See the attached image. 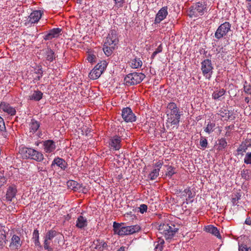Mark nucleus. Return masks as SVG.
Returning a JSON list of instances; mask_svg holds the SVG:
<instances>
[{
	"mask_svg": "<svg viewBox=\"0 0 251 251\" xmlns=\"http://www.w3.org/2000/svg\"><path fill=\"white\" fill-rule=\"evenodd\" d=\"M167 108V122L177 128L179 126L180 117L182 115V111L180 110L176 104L174 102H169Z\"/></svg>",
	"mask_w": 251,
	"mask_h": 251,
	"instance_id": "nucleus-1",
	"label": "nucleus"
},
{
	"mask_svg": "<svg viewBox=\"0 0 251 251\" xmlns=\"http://www.w3.org/2000/svg\"><path fill=\"white\" fill-rule=\"evenodd\" d=\"M124 223H113V231L115 234L120 236L130 235L139 231L141 228L139 226L136 225L130 226H124Z\"/></svg>",
	"mask_w": 251,
	"mask_h": 251,
	"instance_id": "nucleus-2",
	"label": "nucleus"
},
{
	"mask_svg": "<svg viewBox=\"0 0 251 251\" xmlns=\"http://www.w3.org/2000/svg\"><path fill=\"white\" fill-rule=\"evenodd\" d=\"M206 9V5L203 1H199L193 3L189 8L188 15L191 17H197L204 14Z\"/></svg>",
	"mask_w": 251,
	"mask_h": 251,
	"instance_id": "nucleus-3",
	"label": "nucleus"
},
{
	"mask_svg": "<svg viewBox=\"0 0 251 251\" xmlns=\"http://www.w3.org/2000/svg\"><path fill=\"white\" fill-rule=\"evenodd\" d=\"M178 229L172 223L160 225L159 230L164 235L166 240L172 239Z\"/></svg>",
	"mask_w": 251,
	"mask_h": 251,
	"instance_id": "nucleus-4",
	"label": "nucleus"
},
{
	"mask_svg": "<svg viewBox=\"0 0 251 251\" xmlns=\"http://www.w3.org/2000/svg\"><path fill=\"white\" fill-rule=\"evenodd\" d=\"M145 77V75L142 73H132L128 74L124 78V81L127 86L134 85L139 84Z\"/></svg>",
	"mask_w": 251,
	"mask_h": 251,
	"instance_id": "nucleus-5",
	"label": "nucleus"
},
{
	"mask_svg": "<svg viewBox=\"0 0 251 251\" xmlns=\"http://www.w3.org/2000/svg\"><path fill=\"white\" fill-rule=\"evenodd\" d=\"M22 152L27 158H30L38 162H41L44 159L43 153L33 149L25 148L23 149Z\"/></svg>",
	"mask_w": 251,
	"mask_h": 251,
	"instance_id": "nucleus-6",
	"label": "nucleus"
},
{
	"mask_svg": "<svg viewBox=\"0 0 251 251\" xmlns=\"http://www.w3.org/2000/svg\"><path fill=\"white\" fill-rule=\"evenodd\" d=\"M201 70L203 75L210 80L213 73V66L210 59H204L201 63Z\"/></svg>",
	"mask_w": 251,
	"mask_h": 251,
	"instance_id": "nucleus-7",
	"label": "nucleus"
},
{
	"mask_svg": "<svg viewBox=\"0 0 251 251\" xmlns=\"http://www.w3.org/2000/svg\"><path fill=\"white\" fill-rule=\"evenodd\" d=\"M230 28L231 24L229 22H226L221 24L215 33V38L218 40L221 39L227 34Z\"/></svg>",
	"mask_w": 251,
	"mask_h": 251,
	"instance_id": "nucleus-8",
	"label": "nucleus"
},
{
	"mask_svg": "<svg viewBox=\"0 0 251 251\" xmlns=\"http://www.w3.org/2000/svg\"><path fill=\"white\" fill-rule=\"evenodd\" d=\"M122 117L126 123L134 122L136 119L131 108L127 107L122 109Z\"/></svg>",
	"mask_w": 251,
	"mask_h": 251,
	"instance_id": "nucleus-9",
	"label": "nucleus"
},
{
	"mask_svg": "<svg viewBox=\"0 0 251 251\" xmlns=\"http://www.w3.org/2000/svg\"><path fill=\"white\" fill-rule=\"evenodd\" d=\"M118 42L117 30L115 29H111L105 41L106 45H112L113 46L117 44Z\"/></svg>",
	"mask_w": 251,
	"mask_h": 251,
	"instance_id": "nucleus-10",
	"label": "nucleus"
},
{
	"mask_svg": "<svg viewBox=\"0 0 251 251\" xmlns=\"http://www.w3.org/2000/svg\"><path fill=\"white\" fill-rule=\"evenodd\" d=\"M122 138L118 135H114L110 138L109 145L110 149L115 151L119 150L122 147Z\"/></svg>",
	"mask_w": 251,
	"mask_h": 251,
	"instance_id": "nucleus-11",
	"label": "nucleus"
},
{
	"mask_svg": "<svg viewBox=\"0 0 251 251\" xmlns=\"http://www.w3.org/2000/svg\"><path fill=\"white\" fill-rule=\"evenodd\" d=\"M167 9V6H164L159 10L156 15L154 22V24H159L162 20L166 18L168 14Z\"/></svg>",
	"mask_w": 251,
	"mask_h": 251,
	"instance_id": "nucleus-12",
	"label": "nucleus"
},
{
	"mask_svg": "<svg viewBox=\"0 0 251 251\" xmlns=\"http://www.w3.org/2000/svg\"><path fill=\"white\" fill-rule=\"evenodd\" d=\"M22 245V241L20 236L14 234L12 236L9 247L11 250H19Z\"/></svg>",
	"mask_w": 251,
	"mask_h": 251,
	"instance_id": "nucleus-13",
	"label": "nucleus"
},
{
	"mask_svg": "<svg viewBox=\"0 0 251 251\" xmlns=\"http://www.w3.org/2000/svg\"><path fill=\"white\" fill-rule=\"evenodd\" d=\"M44 150L46 153L53 152L56 148L55 142L51 140H48L43 141Z\"/></svg>",
	"mask_w": 251,
	"mask_h": 251,
	"instance_id": "nucleus-14",
	"label": "nucleus"
},
{
	"mask_svg": "<svg viewBox=\"0 0 251 251\" xmlns=\"http://www.w3.org/2000/svg\"><path fill=\"white\" fill-rule=\"evenodd\" d=\"M17 193V189L16 186L12 185L9 186L6 191V200L7 201H11L12 199L15 197Z\"/></svg>",
	"mask_w": 251,
	"mask_h": 251,
	"instance_id": "nucleus-15",
	"label": "nucleus"
},
{
	"mask_svg": "<svg viewBox=\"0 0 251 251\" xmlns=\"http://www.w3.org/2000/svg\"><path fill=\"white\" fill-rule=\"evenodd\" d=\"M42 16V13L39 10H35L32 12L28 17V22L34 24L39 21Z\"/></svg>",
	"mask_w": 251,
	"mask_h": 251,
	"instance_id": "nucleus-16",
	"label": "nucleus"
},
{
	"mask_svg": "<svg viewBox=\"0 0 251 251\" xmlns=\"http://www.w3.org/2000/svg\"><path fill=\"white\" fill-rule=\"evenodd\" d=\"M61 31V29L59 28H54L50 30L49 32L44 36V39L45 40H50L54 37L58 36L59 34Z\"/></svg>",
	"mask_w": 251,
	"mask_h": 251,
	"instance_id": "nucleus-17",
	"label": "nucleus"
},
{
	"mask_svg": "<svg viewBox=\"0 0 251 251\" xmlns=\"http://www.w3.org/2000/svg\"><path fill=\"white\" fill-rule=\"evenodd\" d=\"M93 244L95 246V249L100 251H103L104 249L107 248L108 247L107 242L100 239L94 240L93 241Z\"/></svg>",
	"mask_w": 251,
	"mask_h": 251,
	"instance_id": "nucleus-18",
	"label": "nucleus"
},
{
	"mask_svg": "<svg viewBox=\"0 0 251 251\" xmlns=\"http://www.w3.org/2000/svg\"><path fill=\"white\" fill-rule=\"evenodd\" d=\"M55 165L59 167L63 170H65L67 167V162L62 158L56 157L52 161L51 167L52 168Z\"/></svg>",
	"mask_w": 251,
	"mask_h": 251,
	"instance_id": "nucleus-19",
	"label": "nucleus"
},
{
	"mask_svg": "<svg viewBox=\"0 0 251 251\" xmlns=\"http://www.w3.org/2000/svg\"><path fill=\"white\" fill-rule=\"evenodd\" d=\"M0 108L11 115H15L16 112L14 108L11 107L9 104L5 102H1L0 104Z\"/></svg>",
	"mask_w": 251,
	"mask_h": 251,
	"instance_id": "nucleus-20",
	"label": "nucleus"
},
{
	"mask_svg": "<svg viewBox=\"0 0 251 251\" xmlns=\"http://www.w3.org/2000/svg\"><path fill=\"white\" fill-rule=\"evenodd\" d=\"M219 114L221 117L225 118L226 120H234L235 117L232 115V114L229 111L226 109H221L219 111Z\"/></svg>",
	"mask_w": 251,
	"mask_h": 251,
	"instance_id": "nucleus-21",
	"label": "nucleus"
},
{
	"mask_svg": "<svg viewBox=\"0 0 251 251\" xmlns=\"http://www.w3.org/2000/svg\"><path fill=\"white\" fill-rule=\"evenodd\" d=\"M205 230L209 233L212 234L216 236L218 238L221 239V236L220 234L219 231L217 228L212 225H209L205 227Z\"/></svg>",
	"mask_w": 251,
	"mask_h": 251,
	"instance_id": "nucleus-22",
	"label": "nucleus"
},
{
	"mask_svg": "<svg viewBox=\"0 0 251 251\" xmlns=\"http://www.w3.org/2000/svg\"><path fill=\"white\" fill-rule=\"evenodd\" d=\"M76 226L78 228H84L87 226V220L82 216H79L76 222Z\"/></svg>",
	"mask_w": 251,
	"mask_h": 251,
	"instance_id": "nucleus-23",
	"label": "nucleus"
},
{
	"mask_svg": "<svg viewBox=\"0 0 251 251\" xmlns=\"http://www.w3.org/2000/svg\"><path fill=\"white\" fill-rule=\"evenodd\" d=\"M129 63L130 67L133 69L140 68L143 64V62L140 58L137 57L131 59Z\"/></svg>",
	"mask_w": 251,
	"mask_h": 251,
	"instance_id": "nucleus-24",
	"label": "nucleus"
},
{
	"mask_svg": "<svg viewBox=\"0 0 251 251\" xmlns=\"http://www.w3.org/2000/svg\"><path fill=\"white\" fill-rule=\"evenodd\" d=\"M226 90L222 88L218 89L217 88V90L214 91L212 93V98L215 100H221L220 98L224 96Z\"/></svg>",
	"mask_w": 251,
	"mask_h": 251,
	"instance_id": "nucleus-25",
	"label": "nucleus"
},
{
	"mask_svg": "<svg viewBox=\"0 0 251 251\" xmlns=\"http://www.w3.org/2000/svg\"><path fill=\"white\" fill-rule=\"evenodd\" d=\"M55 54L53 50L48 48L45 52V58L46 60L49 62H52L55 59Z\"/></svg>",
	"mask_w": 251,
	"mask_h": 251,
	"instance_id": "nucleus-26",
	"label": "nucleus"
},
{
	"mask_svg": "<svg viewBox=\"0 0 251 251\" xmlns=\"http://www.w3.org/2000/svg\"><path fill=\"white\" fill-rule=\"evenodd\" d=\"M43 95V93L40 91H34L32 95L28 96V99L35 101H39L42 98Z\"/></svg>",
	"mask_w": 251,
	"mask_h": 251,
	"instance_id": "nucleus-27",
	"label": "nucleus"
},
{
	"mask_svg": "<svg viewBox=\"0 0 251 251\" xmlns=\"http://www.w3.org/2000/svg\"><path fill=\"white\" fill-rule=\"evenodd\" d=\"M115 46H112V45H106V42H104L103 50L106 55L109 56L111 55L113 52V50L115 49Z\"/></svg>",
	"mask_w": 251,
	"mask_h": 251,
	"instance_id": "nucleus-28",
	"label": "nucleus"
},
{
	"mask_svg": "<svg viewBox=\"0 0 251 251\" xmlns=\"http://www.w3.org/2000/svg\"><path fill=\"white\" fill-rule=\"evenodd\" d=\"M164 239L158 238L157 239V241L154 242L155 248L154 250L155 251H162L164 244Z\"/></svg>",
	"mask_w": 251,
	"mask_h": 251,
	"instance_id": "nucleus-29",
	"label": "nucleus"
},
{
	"mask_svg": "<svg viewBox=\"0 0 251 251\" xmlns=\"http://www.w3.org/2000/svg\"><path fill=\"white\" fill-rule=\"evenodd\" d=\"M215 126V123L214 122H211L209 120L207 122L206 127H204V131L209 134L214 131Z\"/></svg>",
	"mask_w": 251,
	"mask_h": 251,
	"instance_id": "nucleus-30",
	"label": "nucleus"
},
{
	"mask_svg": "<svg viewBox=\"0 0 251 251\" xmlns=\"http://www.w3.org/2000/svg\"><path fill=\"white\" fill-rule=\"evenodd\" d=\"M40 127V124L34 119H31L30 124V132L35 133Z\"/></svg>",
	"mask_w": 251,
	"mask_h": 251,
	"instance_id": "nucleus-31",
	"label": "nucleus"
},
{
	"mask_svg": "<svg viewBox=\"0 0 251 251\" xmlns=\"http://www.w3.org/2000/svg\"><path fill=\"white\" fill-rule=\"evenodd\" d=\"M101 74L102 73L94 67L89 73V76L91 79L94 80L98 78Z\"/></svg>",
	"mask_w": 251,
	"mask_h": 251,
	"instance_id": "nucleus-32",
	"label": "nucleus"
},
{
	"mask_svg": "<svg viewBox=\"0 0 251 251\" xmlns=\"http://www.w3.org/2000/svg\"><path fill=\"white\" fill-rule=\"evenodd\" d=\"M218 142V150L219 151H222L223 149L226 148L227 143L225 138H222L221 139H219Z\"/></svg>",
	"mask_w": 251,
	"mask_h": 251,
	"instance_id": "nucleus-33",
	"label": "nucleus"
},
{
	"mask_svg": "<svg viewBox=\"0 0 251 251\" xmlns=\"http://www.w3.org/2000/svg\"><path fill=\"white\" fill-rule=\"evenodd\" d=\"M107 63L105 60L101 61L99 63L95 68H97L101 73H103L104 70L106 68L107 66Z\"/></svg>",
	"mask_w": 251,
	"mask_h": 251,
	"instance_id": "nucleus-34",
	"label": "nucleus"
},
{
	"mask_svg": "<svg viewBox=\"0 0 251 251\" xmlns=\"http://www.w3.org/2000/svg\"><path fill=\"white\" fill-rule=\"evenodd\" d=\"M33 239H34V242L35 246L41 247V245L39 242V231L37 229H35L33 231Z\"/></svg>",
	"mask_w": 251,
	"mask_h": 251,
	"instance_id": "nucleus-35",
	"label": "nucleus"
},
{
	"mask_svg": "<svg viewBox=\"0 0 251 251\" xmlns=\"http://www.w3.org/2000/svg\"><path fill=\"white\" fill-rule=\"evenodd\" d=\"M248 148V147L246 145V144H244L242 141L239 147L237 149V154L243 155V152H245Z\"/></svg>",
	"mask_w": 251,
	"mask_h": 251,
	"instance_id": "nucleus-36",
	"label": "nucleus"
},
{
	"mask_svg": "<svg viewBox=\"0 0 251 251\" xmlns=\"http://www.w3.org/2000/svg\"><path fill=\"white\" fill-rule=\"evenodd\" d=\"M241 176L246 180L251 179V171L249 169L243 170L241 171Z\"/></svg>",
	"mask_w": 251,
	"mask_h": 251,
	"instance_id": "nucleus-37",
	"label": "nucleus"
},
{
	"mask_svg": "<svg viewBox=\"0 0 251 251\" xmlns=\"http://www.w3.org/2000/svg\"><path fill=\"white\" fill-rule=\"evenodd\" d=\"M57 234L58 233L56 231L53 229H50L47 232L45 238L50 240H52V239L54 237H55L57 235Z\"/></svg>",
	"mask_w": 251,
	"mask_h": 251,
	"instance_id": "nucleus-38",
	"label": "nucleus"
},
{
	"mask_svg": "<svg viewBox=\"0 0 251 251\" xmlns=\"http://www.w3.org/2000/svg\"><path fill=\"white\" fill-rule=\"evenodd\" d=\"M176 168L172 166H168L167 171L166 173V175L171 178L173 175L176 174Z\"/></svg>",
	"mask_w": 251,
	"mask_h": 251,
	"instance_id": "nucleus-39",
	"label": "nucleus"
},
{
	"mask_svg": "<svg viewBox=\"0 0 251 251\" xmlns=\"http://www.w3.org/2000/svg\"><path fill=\"white\" fill-rule=\"evenodd\" d=\"M6 235L5 231L3 230H0V247L2 248L6 243Z\"/></svg>",
	"mask_w": 251,
	"mask_h": 251,
	"instance_id": "nucleus-40",
	"label": "nucleus"
},
{
	"mask_svg": "<svg viewBox=\"0 0 251 251\" xmlns=\"http://www.w3.org/2000/svg\"><path fill=\"white\" fill-rule=\"evenodd\" d=\"M241 195L240 193H236L232 195L231 202L233 205H237L239 200L240 199Z\"/></svg>",
	"mask_w": 251,
	"mask_h": 251,
	"instance_id": "nucleus-41",
	"label": "nucleus"
},
{
	"mask_svg": "<svg viewBox=\"0 0 251 251\" xmlns=\"http://www.w3.org/2000/svg\"><path fill=\"white\" fill-rule=\"evenodd\" d=\"M159 169H154L149 175V178L151 180L155 179L159 175Z\"/></svg>",
	"mask_w": 251,
	"mask_h": 251,
	"instance_id": "nucleus-42",
	"label": "nucleus"
},
{
	"mask_svg": "<svg viewBox=\"0 0 251 251\" xmlns=\"http://www.w3.org/2000/svg\"><path fill=\"white\" fill-rule=\"evenodd\" d=\"M50 241L47 238H45L44 242V248L45 250H47L48 251H53V249L52 248L50 247Z\"/></svg>",
	"mask_w": 251,
	"mask_h": 251,
	"instance_id": "nucleus-43",
	"label": "nucleus"
},
{
	"mask_svg": "<svg viewBox=\"0 0 251 251\" xmlns=\"http://www.w3.org/2000/svg\"><path fill=\"white\" fill-rule=\"evenodd\" d=\"M163 50V47L162 45L161 44H160L158 47L157 48V49L155 50L152 53L151 56V58L153 59L155 57V56L159 53H160Z\"/></svg>",
	"mask_w": 251,
	"mask_h": 251,
	"instance_id": "nucleus-44",
	"label": "nucleus"
},
{
	"mask_svg": "<svg viewBox=\"0 0 251 251\" xmlns=\"http://www.w3.org/2000/svg\"><path fill=\"white\" fill-rule=\"evenodd\" d=\"M244 90L246 93L251 95V85L246 81L244 84Z\"/></svg>",
	"mask_w": 251,
	"mask_h": 251,
	"instance_id": "nucleus-45",
	"label": "nucleus"
},
{
	"mask_svg": "<svg viewBox=\"0 0 251 251\" xmlns=\"http://www.w3.org/2000/svg\"><path fill=\"white\" fill-rule=\"evenodd\" d=\"M68 185L69 186H72L73 188L72 189H73L75 191H76V189H78V187L79 186V184L75 181L71 180L68 182Z\"/></svg>",
	"mask_w": 251,
	"mask_h": 251,
	"instance_id": "nucleus-46",
	"label": "nucleus"
},
{
	"mask_svg": "<svg viewBox=\"0 0 251 251\" xmlns=\"http://www.w3.org/2000/svg\"><path fill=\"white\" fill-rule=\"evenodd\" d=\"M244 161L246 164H251V152H248L246 154Z\"/></svg>",
	"mask_w": 251,
	"mask_h": 251,
	"instance_id": "nucleus-47",
	"label": "nucleus"
},
{
	"mask_svg": "<svg viewBox=\"0 0 251 251\" xmlns=\"http://www.w3.org/2000/svg\"><path fill=\"white\" fill-rule=\"evenodd\" d=\"M200 144L201 147L204 148H206L208 144L206 139L204 137H201L200 141Z\"/></svg>",
	"mask_w": 251,
	"mask_h": 251,
	"instance_id": "nucleus-48",
	"label": "nucleus"
},
{
	"mask_svg": "<svg viewBox=\"0 0 251 251\" xmlns=\"http://www.w3.org/2000/svg\"><path fill=\"white\" fill-rule=\"evenodd\" d=\"M96 56L93 54L89 53L87 56V60L89 62L91 63L96 62Z\"/></svg>",
	"mask_w": 251,
	"mask_h": 251,
	"instance_id": "nucleus-49",
	"label": "nucleus"
},
{
	"mask_svg": "<svg viewBox=\"0 0 251 251\" xmlns=\"http://www.w3.org/2000/svg\"><path fill=\"white\" fill-rule=\"evenodd\" d=\"M6 178L4 176L3 174H0V187L4 185V184L6 182Z\"/></svg>",
	"mask_w": 251,
	"mask_h": 251,
	"instance_id": "nucleus-50",
	"label": "nucleus"
},
{
	"mask_svg": "<svg viewBox=\"0 0 251 251\" xmlns=\"http://www.w3.org/2000/svg\"><path fill=\"white\" fill-rule=\"evenodd\" d=\"M139 208V212L143 214L144 212H146L148 209V206L146 204H142L140 205Z\"/></svg>",
	"mask_w": 251,
	"mask_h": 251,
	"instance_id": "nucleus-51",
	"label": "nucleus"
},
{
	"mask_svg": "<svg viewBox=\"0 0 251 251\" xmlns=\"http://www.w3.org/2000/svg\"><path fill=\"white\" fill-rule=\"evenodd\" d=\"M36 73L38 74V75L34 78V80L36 81L40 80L43 76V71L41 69H40L37 70V72H36Z\"/></svg>",
	"mask_w": 251,
	"mask_h": 251,
	"instance_id": "nucleus-52",
	"label": "nucleus"
},
{
	"mask_svg": "<svg viewBox=\"0 0 251 251\" xmlns=\"http://www.w3.org/2000/svg\"><path fill=\"white\" fill-rule=\"evenodd\" d=\"M5 129V124L3 119L0 116V131H2Z\"/></svg>",
	"mask_w": 251,
	"mask_h": 251,
	"instance_id": "nucleus-53",
	"label": "nucleus"
},
{
	"mask_svg": "<svg viewBox=\"0 0 251 251\" xmlns=\"http://www.w3.org/2000/svg\"><path fill=\"white\" fill-rule=\"evenodd\" d=\"M184 192L188 195V198L189 199L192 198L193 196L192 195V192L190 190V188H186L184 190Z\"/></svg>",
	"mask_w": 251,
	"mask_h": 251,
	"instance_id": "nucleus-54",
	"label": "nucleus"
},
{
	"mask_svg": "<svg viewBox=\"0 0 251 251\" xmlns=\"http://www.w3.org/2000/svg\"><path fill=\"white\" fill-rule=\"evenodd\" d=\"M243 142L248 148L251 147V138H247Z\"/></svg>",
	"mask_w": 251,
	"mask_h": 251,
	"instance_id": "nucleus-55",
	"label": "nucleus"
},
{
	"mask_svg": "<svg viewBox=\"0 0 251 251\" xmlns=\"http://www.w3.org/2000/svg\"><path fill=\"white\" fill-rule=\"evenodd\" d=\"M247 246L245 245H241L239 246V251H245Z\"/></svg>",
	"mask_w": 251,
	"mask_h": 251,
	"instance_id": "nucleus-56",
	"label": "nucleus"
},
{
	"mask_svg": "<svg viewBox=\"0 0 251 251\" xmlns=\"http://www.w3.org/2000/svg\"><path fill=\"white\" fill-rule=\"evenodd\" d=\"M163 165V162L162 161H160V160H159L158 161H157L155 164V166L156 167H157V168H159L158 169H160V168H161L162 166Z\"/></svg>",
	"mask_w": 251,
	"mask_h": 251,
	"instance_id": "nucleus-57",
	"label": "nucleus"
},
{
	"mask_svg": "<svg viewBox=\"0 0 251 251\" xmlns=\"http://www.w3.org/2000/svg\"><path fill=\"white\" fill-rule=\"evenodd\" d=\"M234 126L233 125H231L225 127V129L226 130L229 131V130H232L234 129Z\"/></svg>",
	"mask_w": 251,
	"mask_h": 251,
	"instance_id": "nucleus-58",
	"label": "nucleus"
},
{
	"mask_svg": "<svg viewBox=\"0 0 251 251\" xmlns=\"http://www.w3.org/2000/svg\"><path fill=\"white\" fill-rule=\"evenodd\" d=\"M38 172H45L46 171L45 168L42 166H38L37 167Z\"/></svg>",
	"mask_w": 251,
	"mask_h": 251,
	"instance_id": "nucleus-59",
	"label": "nucleus"
},
{
	"mask_svg": "<svg viewBox=\"0 0 251 251\" xmlns=\"http://www.w3.org/2000/svg\"><path fill=\"white\" fill-rule=\"evenodd\" d=\"M245 223L246 225L251 226V219L250 218H247Z\"/></svg>",
	"mask_w": 251,
	"mask_h": 251,
	"instance_id": "nucleus-60",
	"label": "nucleus"
},
{
	"mask_svg": "<svg viewBox=\"0 0 251 251\" xmlns=\"http://www.w3.org/2000/svg\"><path fill=\"white\" fill-rule=\"evenodd\" d=\"M247 9L251 14V3H248L247 6Z\"/></svg>",
	"mask_w": 251,
	"mask_h": 251,
	"instance_id": "nucleus-61",
	"label": "nucleus"
},
{
	"mask_svg": "<svg viewBox=\"0 0 251 251\" xmlns=\"http://www.w3.org/2000/svg\"><path fill=\"white\" fill-rule=\"evenodd\" d=\"M245 101L248 104H249L250 102V99L249 97H246L245 99Z\"/></svg>",
	"mask_w": 251,
	"mask_h": 251,
	"instance_id": "nucleus-62",
	"label": "nucleus"
},
{
	"mask_svg": "<svg viewBox=\"0 0 251 251\" xmlns=\"http://www.w3.org/2000/svg\"><path fill=\"white\" fill-rule=\"evenodd\" d=\"M125 247L122 246L120 247L117 251H125Z\"/></svg>",
	"mask_w": 251,
	"mask_h": 251,
	"instance_id": "nucleus-63",
	"label": "nucleus"
},
{
	"mask_svg": "<svg viewBox=\"0 0 251 251\" xmlns=\"http://www.w3.org/2000/svg\"><path fill=\"white\" fill-rule=\"evenodd\" d=\"M230 135V132L229 131L226 130V133L225 134L226 136H229Z\"/></svg>",
	"mask_w": 251,
	"mask_h": 251,
	"instance_id": "nucleus-64",
	"label": "nucleus"
}]
</instances>
